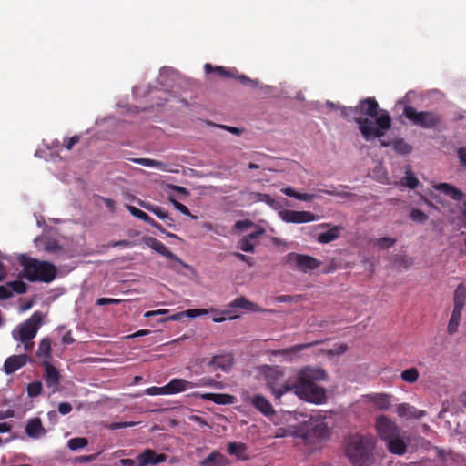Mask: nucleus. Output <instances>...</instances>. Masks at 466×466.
<instances>
[{
	"mask_svg": "<svg viewBox=\"0 0 466 466\" xmlns=\"http://www.w3.org/2000/svg\"><path fill=\"white\" fill-rule=\"evenodd\" d=\"M258 371L276 399L289 391H294L299 399L314 403L321 402L325 398L324 390L316 385V381L324 380L327 377L321 368L305 366L288 380H285V369L278 365H261Z\"/></svg>",
	"mask_w": 466,
	"mask_h": 466,
	"instance_id": "obj_1",
	"label": "nucleus"
},
{
	"mask_svg": "<svg viewBox=\"0 0 466 466\" xmlns=\"http://www.w3.org/2000/svg\"><path fill=\"white\" fill-rule=\"evenodd\" d=\"M354 120L367 141L381 138L391 127V118L388 111L379 110L377 101L371 97L360 101L354 107Z\"/></svg>",
	"mask_w": 466,
	"mask_h": 466,
	"instance_id": "obj_2",
	"label": "nucleus"
},
{
	"mask_svg": "<svg viewBox=\"0 0 466 466\" xmlns=\"http://www.w3.org/2000/svg\"><path fill=\"white\" fill-rule=\"evenodd\" d=\"M375 445L376 441L371 435L352 434L345 440V453L354 466H368Z\"/></svg>",
	"mask_w": 466,
	"mask_h": 466,
	"instance_id": "obj_3",
	"label": "nucleus"
},
{
	"mask_svg": "<svg viewBox=\"0 0 466 466\" xmlns=\"http://www.w3.org/2000/svg\"><path fill=\"white\" fill-rule=\"evenodd\" d=\"M43 314L35 311L25 321L17 325L12 331V338L20 342L17 345L16 350L20 351L22 348L25 352H31L34 349V339L35 338L38 329L42 326Z\"/></svg>",
	"mask_w": 466,
	"mask_h": 466,
	"instance_id": "obj_4",
	"label": "nucleus"
},
{
	"mask_svg": "<svg viewBox=\"0 0 466 466\" xmlns=\"http://www.w3.org/2000/svg\"><path fill=\"white\" fill-rule=\"evenodd\" d=\"M19 260L23 267L25 278L31 282L39 281L49 283L53 281L56 276V268L50 262L40 261L35 258H28L25 255H21Z\"/></svg>",
	"mask_w": 466,
	"mask_h": 466,
	"instance_id": "obj_5",
	"label": "nucleus"
},
{
	"mask_svg": "<svg viewBox=\"0 0 466 466\" xmlns=\"http://www.w3.org/2000/svg\"><path fill=\"white\" fill-rule=\"evenodd\" d=\"M329 427L324 419L320 415H315L295 427L291 435L310 441L314 439H324L329 436Z\"/></svg>",
	"mask_w": 466,
	"mask_h": 466,
	"instance_id": "obj_6",
	"label": "nucleus"
},
{
	"mask_svg": "<svg viewBox=\"0 0 466 466\" xmlns=\"http://www.w3.org/2000/svg\"><path fill=\"white\" fill-rule=\"evenodd\" d=\"M403 114L414 125L423 128H433L439 124L441 120L440 116L434 112H419L412 106H405Z\"/></svg>",
	"mask_w": 466,
	"mask_h": 466,
	"instance_id": "obj_7",
	"label": "nucleus"
},
{
	"mask_svg": "<svg viewBox=\"0 0 466 466\" xmlns=\"http://www.w3.org/2000/svg\"><path fill=\"white\" fill-rule=\"evenodd\" d=\"M285 261L293 269L299 270L302 273H309L319 268L322 265L321 261L311 256L294 252L287 254Z\"/></svg>",
	"mask_w": 466,
	"mask_h": 466,
	"instance_id": "obj_8",
	"label": "nucleus"
},
{
	"mask_svg": "<svg viewBox=\"0 0 466 466\" xmlns=\"http://www.w3.org/2000/svg\"><path fill=\"white\" fill-rule=\"evenodd\" d=\"M374 427L378 436L383 441L394 437L401 431L394 420L385 415H380L375 419Z\"/></svg>",
	"mask_w": 466,
	"mask_h": 466,
	"instance_id": "obj_9",
	"label": "nucleus"
},
{
	"mask_svg": "<svg viewBox=\"0 0 466 466\" xmlns=\"http://www.w3.org/2000/svg\"><path fill=\"white\" fill-rule=\"evenodd\" d=\"M279 218L285 223H308L316 221L317 216L309 211H296L290 209H281L278 213Z\"/></svg>",
	"mask_w": 466,
	"mask_h": 466,
	"instance_id": "obj_10",
	"label": "nucleus"
},
{
	"mask_svg": "<svg viewBox=\"0 0 466 466\" xmlns=\"http://www.w3.org/2000/svg\"><path fill=\"white\" fill-rule=\"evenodd\" d=\"M385 442L388 451L391 454L402 456L407 452L410 438L401 431Z\"/></svg>",
	"mask_w": 466,
	"mask_h": 466,
	"instance_id": "obj_11",
	"label": "nucleus"
},
{
	"mask_svg": "<svg viewBox=\"0 0 466 466\" xmlns=\"http://www.w3.org/2000/svg\"><path fill=\"white\" fill-rule=\"evenodd\" d=\"M143 242L151 249L155 250L156 252L159 253L163 257L170 259L175 260L176 262L183 264V261L174 253L170 251V249L166 247L161 241L155 238L147 237L143 238Z\"/></svg>",
	"mask_w": 466,
	"mask_h": 466,
	"instance_id": "obj_12",
	"label": "nucleus"
},
{
	"mask_svg": "<svg viewBox=\"0 0 466 466\" xmlns=\"http://www.w3.org/2000/svg\"><path fill=\"white\" fill-rule=\"evenodd\" d=\"M319 340H314L308 343L297 344L289 348L272 351V355L279 356L286 361H291L293 357L299 351L319 345Z\"/></svg>",
	"mask_w": 466,
	"mask_h": 466,
	"instance_id": "obj_13",
	"label": "nucleus"
},
{
	"mask_svg": "<svg viewBox=\"0 0 466 466\" xmlns=\"http://www.w3.org/2000/svg\"><path fill=\"white\" fill-rule=\"evenodd\" d=\"M364 398L380 410H387L392 404V396L389 393H371L365 395Z\"/></svg>",
	"mask_w": 466,
	"mask_h": 466,
	"instance_id": "obj_14",
	"label": "nucleus"
},
{
	"mask_svg": "<svg viewBox=\"0 0 466 466\" xmlns=\"http://www.w3.org/2000/svg\"><path fill=\"white\" fill-rule=\"evenodd\" d=\"M247 400L252 404V406L257 410H258L266 417H269L275 414V410L269 400L260 394L248 397Z\"/></svg>",
	"mask_w": 466,
	"mask_h": 466,
	"instance_id": "obj_15",
	"label": "nucleus"
},
{
	"mask_svg": "<svg viewBox=\"0 0 466 466\" xmlns=\"http://www.w3.org/2000/svg\"><path fill=\"white\" fill-rule=\"evenodd\" d=\"M43 366L45 368L46 384L48 388L52 389L53 392H55L58 389L60 373L48 360H43Z\"/></svg>",
	"mask_w": 466,
	"mask_h": 466,
	"instance_id": "obj_16",
	"label": "nucleus"
},
{
	"mask_svg": "<svg viewBox=\"0 0 466 466\" xmlns=\"http://www.w3.org/2000/svg\"><path fill=\"white\" fill-rule=\"evenodd\" d=\"M28 361H30V359L26 354L20 353L13 355L5 360L4 370L6 374H12L25 366Z\"/></svg>",
	"mask_w": 466,
	"mask_h": 466,
	"instance_id": "obj_17",
	"label": "nucleus"
},
{
	"mask_svg": "<svg viewBox=\"0 0 466 466\" xmlns=\"http://www.w3.org/2000/svg\"><path fill=\"white\" fill-rule=\"evenodd\" d=\"M229 308L240 309L245 311H253V312H273L271 309H261L258 304L250 301L247 298L241 296L233 299L229 304Z\"/></svg>",
	"mask_w": 466,
	"mask_h": 466,
	"instance_id": "obj_18",
	"label": "nucleus"
},
{
	"mask_svg": "<svg viewBox=\"0 0 466 466\" xmlns=\"http://www.w3.org/2000/svg\"><path fill=\"white\" fill-rule=\"evenodd\" d=\"M319 227L321 228H329V230L318 235L317 241L320 244H327V243L336 240L339 237L340 232L343 230L342 227H340V226L330 227V225L329 223H322V224L319 225Z\"/></svg>",
	"mask_w": 466,
	"mask_h": 466,
	"instance_id": "obj_19",
	"label": "nucleus"
},
{
	"mask_svg": "<svg viewBox=\"0 0 466 466\" xmlns=\"http://www.w3.org/2000/svg\"><path fill=\"white\" fill-rule=\"evenodd\" d=\"M395 411L400 418L406 419H421L426 415L425 410H418L409 403L398 404Z\"/></svg>",
	"mask_w": 466,
	"mask_h": 466,
	"instance_id": "obj_20",
	"label": "nucleus"
},
{
	"mask_svg": "<svg viewBox=\"0 0 466 466\" xmlns=\"http://www.w3.org/2000/svg\"><path fill=\"white\" fill-rule=\"evenodd\" d=\"M26 291V284L22 280H15L5 286H0V299L10 298L13 293L23 294Z\"/></svg>",
	"mask_w": 466,
	"mask_h": 466,
	"instance_id": "obj_21",
	"label": "nucleus"
},
{
	"mask_svg": "<svg viewBox=\"0 0 466 466\" xmlns=\"http://www.w3.org/2000/svg\"><path fill=\"white\" fill-rule=\"evenodd\" d=\"M164 454H157L154 451L147 449L137 456L138 466H147V464L157 465L166 461Z\"/></svg>",
	"mask_w": 466,
	"mask_h": 466,
	"instance_id": "obj_22",
	"label": "nucleus"
},
{
	"mask_svg": "<svg viewBox=\"0 0 466 466\" xmlns=\"http://www.w3.org/2000/svg\"><path fill=\"white\" fill-rule=\"evenodd\" d=\"M25 433L29 438L39 439L46 435V431L39 418L30 419L25 425Z\"/></svg>",
	"mask_w": 466,
	"mask_h": 466,
	"instance_id": "obj_23",
	"label": "nucleus"
},
{
	"mask_svg": "<svg viewBox=\"0 0 466 466\" xmlns=\"http://www.w3.org/2000/svg\"><path fill=\"white\" fill-rule=\"evenodd\" d=\"M194 388L193 382L182 379H173L165 386L167 394H175Z\"/></svg>",
	"mask_w": 466,
	"mask_h": 466,
	"instance_id": "obj_24",
	"label": "nucleus"
},
{
	"mask_svg": "<svg viewBox=\"0 0 466 466\" xmlns=\"http://www.w3.org/2000/svg\"><path fill=\"white\" fill-rule=\"evenodd\" d=\"M232 365L233 358L230 354L214 356L208 362V366L212 368L213 370L218 369L228 370L232 367Z\"/></svg>",
	"mask_w": 466,
	"mask_h": 466,
	"instance_id": "obj_25",
	"label": "nucleus"
},
{
	"mask_svg": "<svg viewBox=\"0 0 466 466\" xmlns=\"http://www.w3.org/2000/svg\"><path fill=\"white\" fill-rule=\"evenodd\" d=\"M434 189L442 192L453 200H462L464 198L463 192L449 183H440L433 186Z\"/></svg>",
	"mask_w": 466,
	"mask_h": 466,
	"instance_id": "obj_26",
	"label": "nucleus"
},
{
	"mask_svg": "<svg viewBox=\"0 0 466 466\" xmlns=\"http://www.w3.org/2000/svg\"><path fill=\"white\" fill-rule=\"evenodd\" d=\"M380 143L382 147H392L393 149L400 155H406L411 152L412 147L405 142L402 138L394 139L392 141H386L380 138Z\"/></svg>",
	"mask_w": 466,
	"mask_h": 466,
	"instance_id": "obj_27",
	"label": "nucleus"
},
{
	"mask_svg": "<svg viewBox=\"0 0 466 466\" xmlns=\"http://www.w3.org/2000/svg\"><path fill=\"white\" fill-rule=\"evenodd\" d=\"M138 204L145 209L154 213L160 219L165 220L168 227H171L173 225V219L169 217L168 213L163 208L158 206H153L150 203L144 202L141 200L138 201Z\"/></svg>",
	"mask_w": 466,
	"mask_h": 466,
	"instance_id": "obj_28",
	"label": "nucleus"
},
{
	"mask_svg": "<svg viewBox=\"0 0 466 466\" xmlns=\"http://www.w3.org/2000/svg\"><path fill=\"white\" fill-rule=\"evenodd\" d=\"M201 398L206 400L213 401L216 404H232L235 398L228 394L220 393H205L201 395Z\"/></svg>",
	"mask_w": 466,
	"mask_h": 466,
	"instance_id": "obj_29",
	"label": "nucleus"
},
{
	"mask_svg": "<svg viewBox=\"0 0 466 466\" xmlns=\"http://www.w3.org/2000/svg\"><path fill=\"white\" fill-rule=\"evenodd\" d=\"M41 242H43L44 250L46 252L53 253V254H60L63 251L62 247L55 239L43 238H36L35 239V243L36 246H38L39 243H41Z\"/></svg>",
	"mask_w": 466,
	"mask_h": 466,
	"instance_id": "obj_30",
	"label": "nucleus"
},
{
	"mask_svg": "<svg viewBox=\"0 0 466 466\" xmlns=\"http://www.w3.org/2000/svg\"><path fill=\"white\" fill-rule=\"evenodd\" d=\"M461 308H455L453 307L448 326H447V332L449 334H454L457 332L461 319V313H462Z\"/></svg>",
	"mask_w": 466,
	"mask_h": 466,
	"instance_id": "obj_31",
	"label": "nucleus"
},
{
	"mask_svg": "<svg viewBox=\"0 0 466 466\" xmlns=\"http://www.w3.org/2000/svg\"><path fill=\"white\" fill-rule=\"evenodd\" d=\"M461 308H455L453 307L448 326H447V332L449 334H454L457 332L461 319V313H462Z\"/></svg>",
	"mask_w": 466,
	"mask_h": 466,
	"instance_id": "obj_32",
	"label": "nucleus"
},
{
	"mask_svg": "<svg viewBox=\"0 0 466 466\" xmlns=\"http://www.w3.org/2000/svg\"><path fill=\"white\" fill-rule=\"evenodd\" d=\"M453 307L463 309L466 305V286L459 284L453 293Z\"/></svg>",
	"mask_w": 466,
	"mask_h": 466,
	"instance_id": "obj_33",
	"label": "nucleus"
},
{
	"mask_svg": "<svg viewBox=\"0 0 466 466\" xmlns=\"http://www.w3.org/2000/svg\"><path fill=\"white\" fill-rule=\"evenodd\" d=\"M38 358H44V360H48L51 357V340L48 338H44L40 340L36 351Z\"/></svg>",
	"mask_w": 466,
	"mask_h": 466,
	"instance_id": "obj_34",
	"label": "nucleus"
},
{
	"mask_svg": "<svg viewBox=\"0 0 466 466\" xmlns=\"http://www.w3.org/2000/svg\"><path fill=\"white\" fill-rule=\"evenodd\" d=\"M130 161L133 162V163L139 164L141 166L147 167H155V168H158V169L163 170V171L167 170V165L165 163L157 161V160H155V159H150V158H131Z\"/></svg>",
	"mask_w": 466,
	"mask_h": 466,
	"instance_id": "obj_35",
	"label": "nucleus"
},
{
	"mask_svg": "<svg viewBox=\"0 0 466 466\" xmlns=\"http://www.w3.org/2000/svg\"><path fill=\"white\" fill-rule=\"evenodd\" d=\"M281 192L288 197L294 198L295 199L301 201H311L316 198V195L314 194L299 193L289 187L282 188Z\"/></svg>",
	"mask_w": 466,
	"mask_h": 466,
	"instance_id": "obj_36",
	"label": "nucleus"
},
{
	"mask_svg": "<svg viewBox=\"0 0 466 466\" xmlns=\"http://www.w3.org/2000/svg\"><path fill=\"white\" fill-rule=\"evenodd\" d=\"M348 350L345 343L335 344L331 349H322L320 351L329 358L338 357L344 354Z\"/></svg>",
	"mask_w": 466,
	"mask_h": 466,
	"instance_id": "obj_37",
	"label": "nucleus"
},
{
	"mask_svg": "<svg viewBox=\"0 0 466 466\" xmlns=\"http://www.w3.org/2000/svg\"><path fill=\"white\" fill-rule=\"evenodd\" d=\"M204 69L207 74L210 73L211 71H215L223 77H236L235 73L237 71L235 69H226L223 66L212 67V66L208 63L204 66Z\"/></svg>",
	"mask_w": 466,
	"mask_h": 466,
	"instance_id": "obj_38",
	"label": "nucleus"
},
{
	"mask_svg": "<svg viewBox=\"0 0 466 466\" xmlns=\"http://www.w3.org/2000/svg\"><path fill=\"white\" fill-rule=\"evenodd\" d=\"M208 313V309H187L182 313L172 315V316L168 317L167 319L177 320V319H180L181 315H185L188 318H196V317L207 315Z\"/></svg>",
	"mask_w": 466,
	"mask_h": 466,
	"instance_id": "obj_39",
	"label": "nucleus"
},
{
	"mask_svg": "<svg viewBox=\"0 0 466 466\" xmlns=\"http://www.w3.org/2000/svg\"><path fill=\"white\" fill-rule=\"evenodd\" d=\"M223 461V455L218 451L211 452L206 459L201 462V466H218Z\"/></svg>",
	"mask_w": 466,
	"mask_h": 466,
	"instance_id": "obj_40",
	"label": "nucleus"
},
{
	"mask_svg": "<svg viewBox=\"0 0 466 466\" xmlns=\"http://www.w3.org/2000/svg\"><path fill=\"white\" fill-rule=\"evenodd\" d=\"M400 378L407 383H414L419 379V371L416 368L407 369L401 372Z\"/></svg>",
	"mask_w": 466,
	"mask_h": 466,
	"instance_id": "obj_41",
	"label": "nucleus"
},
{
	"mask_svg": "<svg viewBox=\"0 0 466 466\" xmlns=\"http://www.w3.org/2000/svg\"><path fill=\"white\" fill-rule=\"evenodd\" d=\"M403 184L410 189H414L419 185V180L416 177L415 174L410 170V168H408L405 171V177L403 178Z\"/></svg>",
	"mask_w": 466,
	"mask_h": 466,
	"instance_id": "obj_42",
	"label": "nucleus"
},
{
	"mask_svg": "<svg viewBox=\"0 0 466 466\" xmlns=\"http://www.w3.org/2000/svg\"><path fill=\"white\" fill-rule=\"evenodd\" d=\"M88 444L87 439L84 437L72 438L67 442V447L71 451H76L85 448Z\"/></svg>",
	"mask_w": 466,
	"mask_h": 466,
	"instance_id": "obj_43",
	"label": "nucleus"
},
{
	"mask_svg": "<svg viewBox=\"0 0 466 466\" xmlns=\"http://www.w3.org/2000/svg\"><path fill=\"white\" fill-rule=\"evenodd\" d=\"M396 243V239L390 237H383L374 240L373 245L380 249H386L392 247Z\"/></svg>",
	"mask_w": 466,
	"mask_h": 466,
	"instance_id": "obj_44",
	"label": "nucleus"
},
{
	"mask_svg": "<svg viewBox=\"0 0 466 466\" xmlns=\"http://www.w3.org/2000/svg\"><path fill=\"white\" fill-rule=\"evenodd\" d=\"M410 218L417 223H424L428 219V216L420 209L412 208L409 215Z\"/></svg>",
	"mask_w": 466,
	"mask_h": 466,
	"instance_id": "obj_45",
	"label": "nucleus"
},
{
	"mask_svg": "<svg viewBox=\"0 0 466 466\" xmlns=\"http://www.w3.org/2000/svg\"><path fill=\"white\" fill-rule=\"evenodd\" d=\"M251 241V239L245 236L238 241V248L244 252L253 253L255 251V247Z\"/></svg>",
	"mask_w": 466,
	"mask_h": 466,
	"instance_id": "obj_46",
	"label": "nucleus"
},
{
	"mask_svg": "<svg viewBox=\"0 0 466 466\" xmlns=\"http://www.w3.org/2000/svg\"><path fill=\"white\" fill-rule=\"evenodd\" d=\"M319 192H323L327 195H329V196H336V197H339V198H345V199H348V198H350L353 197V194L352 193H350L348 191H345V190H339V189H327V190H323V189H319Z\"/></svg>",
	"mask_w": 466,
	"mask_h": 466,
	"instance_id": "obj_47",
	"label": "nucleus"
},
{
	"mask_svg": "<svg viewBox=\"0 0 466 466\" xmlns=\"http://www.w3.org/2000/svg\"><path fill=\"white\" fill-rule=\"evenodd\" d=\"M42 391V383L38 380L33 381L27 385V394L34 398L38 396Z\"/></svg>",
	"mask_w": 466,
	"mask_h": 466,
	"instance_id": "obj_48",
	"label": "nucleus"
},
{
	"mask_svg": "<svg viewBox=\"0 0 466 466\" xmlns=\"http://www.w3.org/2000/svg\"><path fill=\"white\" fill-rule=\"evenodd\" d=\"M195 387H214L217 389L221 388L220 382H216L213 379L206 377L198 380V383H194Z\"/></svg>",
	"mask_w": 466,
	"mask_h": 466,
	"instance_id": "obj_49",
	"label": "nucleus"
},
{
	"mask_svg": "<svg viewBox=\"0 0 466 466\" xmlns=\"http://www.w3.org/2000/svg\"><path fill=\"white\" fill-rule=\"evenodd\" d=\"M253 199L259 202H265L270 207H275L277 204L276 200L273 199L269 195L263 193H255L253 195Z\"/></svg>",
	"mask_w": 466,
	"mask_h": 466,
	"instance_id": "obj_50",
	"label": "nucleus"
},
{
	"mask_svg": "<svg viewBox=\"0 0 466 466\" xmlns=\"http://www.w3.org/2000/svg\"><path fill=\"white\" fill-rule=\"evenodd\" d=\"M170 202L172 203L174 208L182 214L190 217L192 219H197V217L191 215L189 209L185 205L181 204L180 202L173 198H170Z\"/></svg>",
	"mask_w": 466,
	"mask_h": 466,
	"instance_id": "obj_51",
	"label": "nucleus"
},
{
	"mask_svg": "<svg viewBox=\"0 0 466 466\" xmlns=\"http://www.w3.org/2000/svg\"><path fill=\"white\" fill-rule=\"evenodd\" d=\"M127 208L133 217L137 218L143 221L147 219L148 215L147 213H145L144 211L137 208L136 207L127 205Z\"/></svg>",
	"mask_w": 466,
	"mask_h": 466,
	"instance_id": "obj_52",
	"label": "nucleus"
},
{
	"mask_svg": "<svg viewBox=\"0 0 466 466\" xmlns=\"http://www.w3.org/2000/svg\"><path fill=\"white\" fill-rule=\"evenodd\" d=\"M228 452L233 455H240L245 451V446L241 443L231 442L228 445Z\"/></svg>",
	"mask_w": 466,
	"mask_h": 466,
	"instance_id": "obj_53",
	"label": "nucleus"
},
{
	"mask_svg": "<svg viewBox=\"0 0 466 466\" xmlns=\"http://www.w3.org/2000/svg\"><path fill=\"white\" fill-rule=\"evenodd\" d=\"M137 423L134 421H125V422H114L108 425L109 430H118V429H124L128 428L136 425Z\"/></svg>",
	"mask_w": 466,
	"mask_h": 466,
	"instance_id": "obj_54",
	"label": "nucleus"
},
{
	"mask_svg": "<svg viewBox=\"0 0 466 466\" xmlns=\"http://www.w3.org/2000/svg\"><path fill=\"white\" fill-rule=\"evenodd\" d=\"M146 393L147 395H151V396H154V395H167L165 386L164 387H155V386H153V387L147 388L146 390Z\"/></svg>",
	"mask_w": 466,
	"mask_h": 466,
	"instance_id": "obj_55",
	"label": "nucleus"
},
{
	"mask_svg": "<svg viewBox=\"0 0 466 466\" xmlns=\"http://www.w3.org/2000/svg\"><path fill=\"white\" fill-rule=\"evenodd\" d=\"M252 226H253V222H251L248 219H244V220L237 221L236 224H235V228H237V229H238L240 231H243L245 229L249 228Z\"/></svg>",
	"mask_w": 466,
	"mask_h": 466,
	"instance_id": "obj_56",
	"label": "nucleus"
},
{
	"mask_svg": "<svg viewBox=\"0 0 466 466\" xmlns=\"http://www.w3.org/2000/svg\"><path fill=\"white\" fill-rule=\"evenodd\" d=\"M101 453L98 452L96 454H92V455H84V456H79V457H76L75 459V462H77V463H85V462H89V461H92L94 460H96L98 455Z\"/></svg>",
	"mask_w": 466,
	"mask_h": 466,
	"instance_id": "obj_57",
	"label": "nucleus"
},
{
	"mask_svg": "<svg viewBox=\"0 0 466 466\" xmlns=\"http://www.w3.org/2000/svg\"><path fill=\"white\" fill-rule=\"evenodd\" d=\"M134 246V243L128 240H119V241H113L108 243L107 247L109 248H116V247H124V248H131Z\"/></svg>",
	"mask_w": 466,
	"mask_h": 466,
	"instance_id": "obj_58",
	"label": "nucleus"
},
{
	"mask_svg": "<svg viewBox=\"0 0 466 466\" xmlns=\"http://www.w3.org/2000/svg\"><path fill=\"white\" fill-rule=\"evenodd\" d=\"M238 79H239L240 82H242L243 84H246V85H250L251 86L253 87H257L258 86V80H255V79H250L248 78V76H244V75H240V76H237Z\"/></svg>",
	"mask_w": 466,
	"mask_h": 466,
	"instance_id": "obj_59",
	"label": "nucleus"
},
{
	"mask_svg": "<svg viewBox=\"0 0 466 466\" xmlns=\"http://www.w3.org/2000/svg\"><path fill=\"white\" fill-rule=\"evenodd\" d=\"M121 299H110V298H101L97 299L96 304L100 306L108 305V304H119L121 303Z\"/></svg>",
	"mask_w": 466,
	"mask_h": 466,
	"instance_id": "obj_60",
	"label": "nucleus"
},
{
	"mask_svg": "<svg viewBox=\"0 0 466 466\" xmlns=\"http://www.w3.org/2000/svg\"><path fill=\"white\" fill-rule=\"evenodd\" d=\"M72 410V406L68 402H62L58 405V411L62 415H66Z\"/></svg>",
	"mask_w": 466,
	"mask_h": 466,
	"instance_id": "obj_61",
	"label": "nucleus"
},
{
	"mask_svg": "<svg viewBox=\"0 0 466 466\" xmlns=\"http://www.w3.org/2000/svg\"><path fill=\"white\" fill-rule=\"evenodd\" d=\"M78 141H79V137L73 136L72 137L65 140V143H64L65 147L67 150H70L76 143H78Z\"/></svg>",
	"mask_w": 466,
	"mask_h": 466,
	"instance_id": "obj_62",
	"label": "nucleus"
},
{
	"mask_svg": "<svg viewBox=\"0 0 466 466\" xmlns=\"http://www.w3.org/2000/svg\"><path fill=\"white\" fill-rule=\"evenodd\" d=\"M236 258H238L239 260L245 262L248 264V267H252L253 266V259L252 258H249L242 253H238V252H235L233 254Z\"/></svg>",
	"mask_w": 466,
	"mask_h": 466,
	"instance_id": "obj_63",
	"label": "nucleus"
},
{
	"mask_svg": "<svg viewBox=\"0 0 466 466\" xmlns=\"http://www.w3.org/2000/svg\"><path fill=\"white\" fill-rule=\"evenodd\" d=\"M458 157L462 166L466 167V148L461 147L458 149Z\"/></svg>",
	"mask_w": 466,
	"mask_h": 466,
	"instance_id": "obj_64",
	"label": "nucleus"
}]
</instances>
